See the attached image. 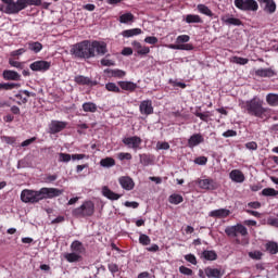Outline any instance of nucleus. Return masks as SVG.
<instances>
[{
  "label": "nucleus",
  "instance_id": "nucleus-1",
  "mask_svg": "<svg viewBox=\"0 0 278 278\" xmlns=\"http://www.w3.org/2000/svg\"><path fill=\"white\" fill-rule=\"evenodd\" d=\"M64 190L58 188L42 187L39 190L24 189L21 192V201L23 203H40V201H47V199H55L62 197Z\"/></svg>",
  "mask_w": 278,
  "mask_h": 278
},
{
  "label": "nucleus",
  "instance_id": "nucleus-2",
  "mask_svg": "<svg viewBox=\"0 0 278 278\" xmlns=\"http://www.w3.org/2000/svg\"><path fill=\"white\" fill-rule=\"evenodd\" d=\"M239 105L241 110L247 111L250 116H255L256 118H268V114H270V109L264 108V100L258 97L241 101Z\"/></svg>",
  "mask_w": 278,
  "mask_h": 278
},
{
  "label": "nucleus",
  "instance_id": "nucleus-3",
  "mask_svg": "<svg viewBox=\"0 0 278 278\" xmlns=\"http://www.w3.org/2000/svg\"><path fill=\"white\" fill-rule=\"evenodd\" d=\"M4 5L1 8V12L4 14H18L22 10H25L28 5H42V0H1Z\"/></svg>",
  "mask_w": 278,
  "mask_h": 278
},
{
  "label": "nucleus",
  "instance_id": "nucleus-4",
  "mask_svg": "<svg viewBox=\"0 0 278 278\" xmlns=\"http://www.w3.org/2000/svg\"><path fill=\"white\" fill-rule=\"evenodd\" d=\"M71 54L77 60L92 59V46L90 40H83L72 46Z\"/></svg>",
  "mask_w": 278,
  "mask_h": 278
},
{
  "label": "nucleus",
  "instance_id": "nucleus-5",
  "mask_svg": "<svg viewBox=\"0 0 278 278\" xmlns=\"http://www.w3.org/2000/svg\"><path fill=\"white\" fill-rule=\"evenodd\" d=\"M72 215L75 218H89L94 215V202L85 201L79 207L72 211Z\"/></svg>",
  "mask_w": 278,
  "mask_h": 278
},
{
  "label": "nucleus",
  "instance_id": "nucleus-6",
  "mask_svg": "<svg viewBox=\"0 0 278 278\" xmlns=\"http://www.w3.org/2000/svg\"><path fill=\"white\" fill-rule=\"evenodd\" d=\"M235 7L242 12H257L260 4L255 0H235Z\"/></svg>",
  "mask_w": 278,
  "mask_h": 278
},
{
  "label": "nucleus",
  "instance_id": "nucleus-7",
  "mask_svg": "<svg viewBox=\"0 0 278 278\" xmlns=\"http://www.w3.org/2000/svg\"><path fill=\"white\" fill-rule=\"evenodd\" d=\"M225 233L226 236H228L229 238H238V233L240 236H249V230L247 229V227H244V225L242 224H237L235 226H228L225 229Z\"/></svg>",
  "mask_w": 278,
  "mask_h": 278
},
{
  "label": "nucleus",
  "instance_id": "nucleus-8",
  "mask_svg": "<svg viewBox=\"0 0 278 278\" xmlns=\"http://www.w3.org/2000/svg\"><path fill=\"white\" fill-rule=\"evenodd\" d=\"M108 53V43L101 41H91V55L97 58V55H105Z\"/></svg>",
  "mask_w": 278,
  "mask_h": 278
},
{
  "label": "nucleus",
  "instance_id": "nucleus-9",
  "mask_svg": "<svg viewBox=\"0 0 278 278\" xmlns=\"http://www.w3.org/2000/svg\"><path fill=\"white\" fill-rule=\"evenodd\" d=\"M123 144L128 147V149H134V151H138L140 146L142 144V139L138 136L126 137L122 140Z\"/></svg>",
  "mask_w": 278,
  "mask_h": 278
},
{
  "label": "nucleus",
  "instance_id": "nucleus-10",
  "mask_svg": "<svg viewBox=\"0 0 278 278\" xmlns=\"http://www.w3.org/2000/svg\"><path fill=\"white\" fill-rule=\"evenodd\" d=\"M30 71L47 73L51 68V62L48 61H35L29 65Z\"/></svg>",
  "mask_w": 278,
  "mask_h": 278
},
{
  "label": "nucleus",
  "instance_id": "nucleus-11",
  "mask_svg": "<svg viewBox=\"0 0 278 278\" xmlns=\"http://www.w3.org/2000/svg\"><path fill=\"white\" fill-rule=\"evenodd\" d=\"M197 185L201 190H216L218 188V184H216L212 178L198 179Z\"/></svg>",
  "mask_w": 278,
  "mask_h": 278
},
{
  "label": "nucleus",
  "instance_id": "nucleus-12",
  "mask_svg": "<svg viewBox=\"0 0 278 278\" xmlns=\"http://www.w3.org/2000/svg\"><path fill=\"white\" fill-rule=\"evenodd\" d=\"M66 127H68V122L52 119L49 125L50 134H60V131H64Z\"/></svg>",
  "mask_w": 278,
  "mask_h": 278
},
{
  "label": "nucleus",
  "instance_id": "nucleus-13",
  "mask_svg": "<svg viewBox=\"0 0 278 278\" xmlns=\"http://www.w3.org/2000/svg\"><path fill=\"white\" fill-rule=\"evenodd\" d=\"M139 112L144 116H151V114H153V102L151 100L141 101Z\"/></svg>",
  "mask_w": 278,
  "mask_h": 278
},
{
  "label": "nucleus",
  "instance_id": "nucleus-14",
  "mask_svg": "<svg viewBox=\"0 0 278 278\" xmlns=\"http://www.w3.org/2000/svg\"><path fill=\"white\" fill-rule=\"evenodd\" d=\"M118 184L122 186L124 190H134L136 184L134 182V179L129 176H122L118 178Z\"/></svg>",
  "mask_w": 278,
  "mask_h": 278
},
{
  "label": "nucleus",
  "instance_id": "nucleus-15",
  "mask_svg": "<svg viewBox=\"0 0 278 278\" xmlns=\"http://www.w3.org/2000/svg\"><path fill=\"white\" fill-rule=\"evenodd\" d=\"M2 77L5 81H21V74L12 70H4Z\"/></svg>",
  "mask_w": 278,
  "mask_h": 278
},
{
  "label": "nucleus",
  "instance_id": "nucleus-16",
  "mask_svg": "<svg viewBox=\"0 0 278 278\" xmlns=\"http://www.w3.org/2000/svg\"><path fill=\"white\" fill-rule=\"evenodd\" d=\"M261 3H264L263 11L266 14H275L277 12V3H275V0H257Z\"/></svg>",
  "mask_w": 278,
  "mask_h": 278
},
{
  "label": "nucleus",
  "instance_id": "nucleus-17",
  "mask_svg": "<svg viewBox=\"0 0 278 278\" xmlns=\"http://www.w3.org/2000/svg\"><path fill=\"white\" fill-rule=\"evenodd\" d=\"M202 142H205V138H203V135H201V134H193L188 139V147L190 149H194V147H199V144H202Z\"/></svg>",
  "mask_w": 278,
  "mask_h": 278
},
{
  "label": "nucleus",
  "instance_id": "nucleus-18",
  "mask_svg": "<svg viewBox=\"0 0 278 278\" xmlns=\"http://www.w3.org/2000/svg\"><path fill=\"white\" fill-rule=\"evenodd\" d=\"M256 77H277V71L273 67L258 68L255 71Z\"/></svg>",
  "mask_w": 278,
  "mask_h": 278
},
{
  "label": "nucleus",
  "instance_id": "nucleus-19",
  "mask_svg": "<svg viewBox=\"0 0 278 278\" xmlns=\"http://www.w3.org/2000/svg\"><path fill=\"white\" fill-rule=\"evenodd\" d=\"M75 84L78 86H97V81H92L89 77L77 75L74 77Z\"/></svg>",
  "mask_w": 278,
  "mask_h": 278
},
{
  "label": "nucleus",
  "instance_id": "nucleus-20",
  "mask_svg": "<svg viewBox=\"0 0 278 278\" xmlns=\"http://www.w3.org/2000/svg\"><path fill=\"white\" fill-rule=\"evenodd\" d=\"M229 178L231 179V181H235V184H243L245 179L244 174L240 169H232L229 173Z\"/></svg>",
  "mask_w": 278,
  "mask_h": 278
},
{
  "label": "nucleus",
  "instance_id": "nucleus-21",
  "mask_svg": "<svg viewBox=\"0 0 278 278\" xmlns=\"http://www.w3.org/2000/svg\"><path fill=\"white\" fill-rule=\"evenodd\" d=\"M229 214H231V211H229L227 208H218V210L211 211L208 213V216L211 218H227V216H229Z\"/></svg>",
  "mask_w": 278,
  "mask_h": 278
},
{
  "label": "nucleus",
  "instance_id": "nucleus-22",
  "mask_svg": "<svg viewBox=\"0 0 278 278\" xmlns=\"http://www.w3.org/2000/svg\"><path fill=\"white\" fill-rule=\"evenodd\" d=\"M204 273L208 278H223V275H225V271H223L222 269L212 268L210 266L204 268Z\"/></svg>",
  "mask_w": 278,
  "mask_h": 278
},
{
  "label": "nucleus",
  "instance_id": "nucleus-23",
  "mask_svg": "<svg viewBox=\"0 0 278 278\" xmlns=\"http://www.w3.org/2000/svg\"><path fill=\"white\" fill-rule=\"evenodd\" d=\"M70 249L72 253H77L78 255H83V253H86V248L84 247V243L79 240L73 241Z\"/></svg>",
  "mask_w": 278,
  "mask_h": 278
},
{
  "label": "nucleus",
  "instance_id": "nucleus-24",
  "mask_svg": "<svg viewBox=\"0 0 278 278\" xmlns=\"http://www.w3.org/2000/svg\"><path fill=\"white\" fill-rule=\"evenodd\" d=\"M102 194L103 197H105L106 199H109L110 201H118V199H121V194L112 191L110 188L108 187H103L102 188Z\"/></svg>",
  "mask_w": 278,
  "mask_h": 278
},
{
  "label": "nucleus",
  "instance_id": "nucleus-25",
  "mask_svg": "<svg viewBox=\"0 0 278 278\" xmlns=\"http://www.w3.org/2000/svg\"><path fill=\"white\" fill-rule=\"evenodd\" d=\"M118 86L122 90H126L128 92H135L138 88V85L134 81H118Z\"/></svg>",
  "mask_w": 278,
  "mask_h": 278
},
{
  "label": "nucleus",
  "instance_id": "nucleus-26",
  "mask_svg": "<svg viewBox=\"0 0 278 278\" xmlns=\"http://www.w3.org/2000/svg\"><path fill=\"white\" fill-rule=\"evenodd\" d=\"M201 257L207 262H216V260H218V254H216V251L214 250H204L201 254Z\"/></svg>",
  "mask_w": 278,
  "mask_h": 278
},
{
  "label": "nucleus",
  "instance_id": "nucleus-27",
  "mask_svg": "<svg viewBox=\"0 0 278 278\" xmlns=\"http://www.w3.org/2000/svg\"><path fill=\"white\" fill-rule=\"evenodd\" d=\"M222 21L225 23V25H233L235 27H240V25H242L240 18L229 17L228 15L222 16Z\"/></svg>",
  "mask_w": 278,
  "mask_h": 278
},
{
  "label": "nucleus",
  "instance_id": "nucleus-28",
  "mask_svg": "<svg viewBox=\"0 0 278 278\" xmlns=\"http://www.w3.org/2000/svg\"><path fill=\"white\" fill-rule=\"evenodd\" d=\"M140 34H142V29L140 28H131L122 31L124 38H134V36H140Z\"/></svg>",
  "mask_w": 278,
  "mask_h": 278
},
{
  "label": "nucleus",
  "instance_id": "nucleus-29",
  "mask_svg": "<svg viewBox=\"0 0 278 278\" xmlns=\"http://www.w3.org/2000/svg\"><path fill=\"white\" fill-rule=\"evenodd\" d=\"M64 257L70 264H73L75 262H81V254L75 252L66 253Z\"/></svg>",
  "mask_w": 278,
  "mask_h": 278
},
{
  "label": "nucleus",
  "instance_id": "nucleus-30",
  "mask_svg": "<svg viewBox=\"0 0 278 278\" xmlns=\"http://www.w3.org/2000/svg\"><path fill=\"white\" fill-rule=\"evenodd\" d=\"M135 16L131 12H128V13H124L119 16L118 21L119 23H123L124 25H127L129 23H134L135 21Z\"/></svg>",
  "mask_w": 278,
  "mask_h": 278
},
{
  "label": "nucleus",
  "instance_id": "nucleus-31",
  "mask_svg": "<svg viewBox=\"0 0 278 278\" xmlns=\"http://www.w3.org/2000/svg\"><path fill=\"white\" fill-rule=\"evenodd\" d=\"M266 103H267V105H270V108H277L278 94L277 93H268L266 96Z\"/></svg>",
  "mask_w": 278,
  "mask_h": 278
},
{
  "label": "nucleus",
  "instance_id": "nucleus-32",
  "mask_svg": "<svg viewBox=\"0 0 278 278\" xmlns=\"http://www.w3.org/2000/svg\"><path fill=\"white\" fill-rule=\"evenodd\" d=\"M265 249L266 251H268V253L270 255H277L278 253V243L275 241H269L265 244Z\"/></svg>",
  "mask_w": 278,
  "mask_h": 278
},
{
  "label": "nucleus",
  "instance_id": "nucleus-33",
  "mask_svg": "<svg viewBox=\"0 0 278 278\" xmlns=\"http://www.w3.org/2000/svg\"><path fill=\"white\" fill-rule=\"evenodd\" d=\"M197 10L198 12H200V14H204V16H210V18L214 16V13L212 12V10L205 4H198Z\"/></svg>",
  "mask_w": 278,
  "mask_h": 278
},
{
  "label": "nucleus",
  "instance_id": "nucleus-34",
  "mask_svg": "<svg viewBox=\"0 0 278 278\" xmlns=\"http://www.w3.org/2000/svg\"><path fill=\"white\" fill-rule=\"evenodd\" d=\"M100 166H102L103 168H112V166H116V161L108 156L100 161Z\"/></svg>",
  "mask_w": 278,
  "mask_h": 278
},
{
  "label": "nucleus",
  "instance_id": "nucleus-35",
  "mask_svg": "<svg viewBox=\"0 0 278 278\" xmlns=\"http://www.w3.org/2000/svg\"><path fill=\"white\" fill-rule=\"evenodd\" d=\"M168 201L172 205H179V203H184V197L181 194L173 193L169 195Z\"/></svg>",
  "mask_w": 278,
  "mask_h": 278
},
{
  "label": "nucleus",
  "instance_id": "nucleus-36",
  "mask_svg": "<svg viewBox=\"0 0 278 278\" xmlns=\"http://www.w3.org/2000/svg\"><path fill=\"white\" fill-rule=\"evenodd\" d=\"M186 23H188L189 25L192 23H203V18H201L200 15L197 14H188L185 18Z\"/></svg>",
  "mask_w": 278,
  "mask_h": 278
},
{
  "label": "nucleus",
  "instance_id": "nucleus-37",
  "mask_svg": "<svg viewBox=\"0 0 278 278\" xmlns=\"http://www.w3.org/2000/svg\"><path fill=\"white\" fill-rule=\"evenodd\" d=\"M28 49L34 51V53H40L42 51V43L39 41H29Z\"/></svg>",
  "mask_w": 278,
  "mask_h": 278
},
{
  "label": "nucleus",
  "instance_id": "nucleus-38",
  "mask_svg": "<svg viewBox=\"0 0 278 278\" xmlns=\"http://www.w3.org/2000/svg\"><path fill=\"white\" fill-rule=\"evenodd\" d=\"M105 73H110L111 77H117L118 79H123L127 75L123 70H106Z\"/></svg>",
  "mask_w": 278,
  "mask_h": 278
},
{
  "label": "nucleus",
  "instance_id": "nucleus-39",
  "mask_svg": "<svg viewBox=\"0 0 278 278\" xmlns=\"http://www.w3.org/2000/svg\"><path fill=\"white\" fill-rule=\"evenodd\" d=\"M194 116L202 119L203 123H210V116H212V113L210 111H206L204 113H201L199 111L194 112Z\"/></svg>",
  "mask_w": 278,
  "mask_h": 278
},
{
  "label": "nucleus",
  "instance_id": "nucleus-40",
  "mask_svg": "<svg viewBox=\"0 0 278 278\" xmlns=\"http://www.w3.org/2000/svg\"><path fill=\"white\" fill-rule=\"evenodd\" d=\"M14 88H21V84H16V83H0V90H14Z\"/></svg>",
  "mask_w": 278,
  "mask_h": 278
},
{
  "label": "nucleus",
  "instance_id": "nucleus-41",
  "mask_svg": "<svg viewBox=\"0 0 278 278\" xmlns=\"http://www.w3.org/2000/svg\"><path fill=\"white\" fill-rule=\"evenodd\" d=\"M83 110L84 112H91L92 114H94V112H97V105L94 104V102H85L83 104Z\"/></svg>",
  "mask_w": 278,
  "mask_h": 278
},
{
  "label": "nucleus",
  "instance_id": "nucleus-42",
  "mask_svg": "<svg viewBox=\"0 0 278 278\" xmlns=\"http://www.w3.org/2000/svg\"><path fill=\"white\" fill-rule=\"evenodd\" d=\"M139 244H142V247H149L151 244V237L144 233H141L139 237Z\"/></svg>",
  "mask_w": 278,
  "mask_h": 278
},
{
  "label": "nucleus",
  "instance_id": "nucleus-43",
  "mask_svg": "<svg viewBox=\"0 0 278 278\" xmlns=\"http://www.w3.org/2000/svg\"><path fill=\"white\" fill-rule=\"evenodd\" d=\"M23 53H27V49L25 48H20L17 50H14L10 53V56L13 58L14 60H18Z\"/></svg>",
  "mask_w": 278,
  "mask_h": 278
},
{
  "label": "nucleus",
  "instance_id": "nucleus-44",
  "mask_svg": "<svg viewBox=\"0 0 278 278\" xmlns=\"http://www.w3.org/2000/svg\"><path fill=\"white\" fill-rule=\"evenodd\" d=\"M263 197H277L278 191L273 188H265L262 190Z\"/></svg>",
  "mask_w": 278,
  "mask_h": 278
},
{
  "label": "nucleus",
  "instance_id": "nucleus-45",
  "mask_svg": "<svg viewBox=\"0 0 278 278\" xmlns=\"http://www.w3.org/2000/svg\"><path fill=\"white\" fill-rule=\"evenodd\" d=\"M105 88L109 92H116V93L121 92V88H118V86H116V83H108L105 85Z\"/></svg>",
  "mask_w": 278,
  "mask_h": 278
},
{
  "label": "nucleus",
  "instance_id": "nucleus-46",
  "mask_svg": "<svg viewBox=\"0 0 278 278\" xmlns=\"http://www.w3.org/2000/svg\"><path fill=\"white\" fill-rule=\"evenodd\" d=\"M232 62L233 64H240V66H244L245 64H249V59H244L242 56H233Z\"/></svg>",
  "mask_w": 278,
  "mask_h": 278
},
{
  "label": "nucleus",
  "instance_id": "nucleus-47",
  "mask_svg": "<svg viewBox=\"0 0 278 278\" xmlns=\"http://www.w3.org/2000/svg\"><path fill=\"white\" fill-rule=\"evenodd\" d=\"M179 273H181V275H186L187 277H192L194 275V271L191 268L184 265L179 267Z\"/></svg>",
  "mask_w": 278,
  "mask_h": 278
},
{
  "label": "nucleus",
  "instance_id": "nucleus-48",
  "mask_svg": "<svg viewBox=\"0 0 278 278\" xmlns=\"http://www.w3.org/2000/svg\"><path fill=\"white\" fill-rule=\"evenodd\" d=\"M9 64L13 68H18V71H23V63L15 61L13 58L9 59Z\"/></svg>",
  "mask_w": 278,
  "mask_h": 278
},
{
  "label": "nucleus",
  "instance_id": "nucleus-49",
  "mask_svg": "<svg viewBox=\"0 0 278 278\" xmlns=\"http://www.w3.org/2000/svg\"><path fill=\"white\" fill-rule=\"evenodd\" d=\"M177 45H184L185 42H190V36L179 35L176 39Z\"/></svg>",
  "mask_w": 278,
  "mask_h": 278
},
{
  "label": "nucleus",
  "instance_id": "nucleus-50",
  "mask_svg": "<svg viewBox=\"0 0 278 278\" xmlns=\"http://www.w3.org/2000/svg\"><path fill=\"white\" fill-rule=\"evenodd\" d=\"M72 160V155L68 153H59V162H65L68 163Z\"/></svg>",
  "mask_w": 278,
  "mask_h": 278
},
{
  "label": "nucleus",
  "instance_id": "nucleus-51",
  "mask_svg": "<svg viewBox=\"0 0 278 278\" xmlns=\"http://www.w3.org/2000/svg\"><path fill=\"white\" fill-rule=\"evenodd\" d=\"M156 149L163 150V151H168V149H170V144L166 141H164V142L159 141L156 143Z\"/></svg>",
  "mask_w": 278,
  "mask_h": 278
},
{
  "label": "nucleus",
  "instance_id": "nucleus-52",
  "mask_svg": "<svg viewBox=\"0 0 278 278\" xmlns=\"http://www.w3.org/2000/svg\"><path fill=\"white\" fill-rule=\"evenodd\" d=\"M194 164H198L199 166H205V164H207V156L195 157Z\"/></svg>",
  "mask_w": 278,
  "mask_h": 278
},
{
  "label": "nucleus",
  "instance_id": "nucleus-53",
  "mask_svg": "<svg viewBox=\"0 0 278 278\" xmlns=\"http://www.w3.org/2000/svg\"><path fill=\"white\" fill-rule=\"evenodd\" d=\"M263 255L264 254L260 251L249 252V257H251V260H262Z\"/></svg>",
  "mask_w": 278,
  "mask_h": 278
},
{
  "label": "nucleus",
  "instance_id": "nucleus-54",
  "mask_svg": "<svg viewBox=\"0 0 278 278\" xmlns=\"http://www.w3.org/2000/svg\"><path fill=\"white\" fill-rule=\"evenodd\" d=\"M186 262H189V264H193V266H197V256L194 254H187L185 255Z\"/></svg>",
  "mask_w": 278,
  "mask_h": 278
},
{
  "label": "nucleus",
  "instance_id": "nucleus-55",
  "mask_svg": "<svg viewBox=\"0 0 278 278\" xmlns=\"http://www.w3.org/2000/svg\"><path fill=\"white\" fill-rule=\"evenodd\" d=\"M144 42H147V45H157L159 40L155 36H148L144 38Z\"/></svg>",
  "mask_w": 278,
  "mask_h": 278
},
{
  "label": "nucleus",
  "instance_id": "nucleus-56",
  "mask_svg": "<svg viewBox=\"0 0 278 278\" xmlns=\"http://www.w3.org/2000/svg\"><path fill=\"white\" fill-rule=\"evenodd\" d=\"M118 160L123 161V160H131V153L129 152H121L117 154Z\"/></svg>",
  "mask_w": 278,
  "mask_h": 278
},
{
  "label": "nucleus",
  "instance_id": "nucleus-57",
  "mask_svg": "<svg viewBox=\"0 0 278 278\" xmlns=\"http://www.w3.org/2000/svg\"><path fill=\"white\" fill-rule=\"evenodd\" d=\"M180 51H192L194 49V46L192 43H179Z\"/></svg>",
  "mask_w": 278,
  "mask_h": 278
},
{
  "label": "nucleus",
  "instance_id": "nucleus-58",
  "mask_svg": "<svg viewBox=\"0 0 278 278\" xmlns=\"http://www.w3.org/2000/svg\"><path fill=\"white\" fill-rule=\"evenodd\" d=\"M108 268H109L110 273H112V275H116V273H118V270H119V268L116 265V263L109 264Z\"/></svg>",
  "mask_w": 278,
  "mask_h": 278
},
{
  "label": "nucleus",
  "instance_id": "nucleus-59",
  "mask_svg": "<svg viewBox=\"0 0 278 278\" xmlns=\"http://www.w3.org/2000/svg\"><path fill=\"white\" fill-rule=\"evenodd\" d=\"M245 149H249V151H257V142L250 141L245 143Z\"/></svg>",
  "mask_w": 278,
  "mask_h": 278
},
{
  "label": "nucleus",
  "instance_id": "nucleus-60",
  "mask_svg": "<svg viewBox=\"0 0 278 278\" xmlns=\"http://www.w3.org/2000/svg\"><path fill=\"white\" fill-rule=\"evenodd\" d=\"M138 55H148V53H151V49L147 46L142 47L140 50H137Z\"/></svg>",
  "mask_w": 278,
  "mask_h": 278
},
{
  "label": "nucleus",
  "instance_id": "nucleus-61",
  "mask_svg": "<svg viewBox=\"0 0 278 278\" xmlns=\"http://www.w3.org/2000/svg\"><path fill=\"white\" fill-rule=\"evenodd\" d=\"M236 136H238V132L236 130L229 129V130L223 132L224 138H233Z\"/></svg>",
  "mask_w": 278,
  "mask_h": 278
},
{
  "label": "nucleus",
  "instance_id": "nucleus-62",
  "mask_svg": "<svg viewBox=\"0 0 278 278\" xmlns=\"http://www.w3.org/2000/svg\"><path fill=\"white\" fill-rule=\"evenodd\" d=\"M141 164L149 166V164H151V157L147 154L141 155Z\"/></svg>",
  "mask_w": 278,
  "mask_h": 278
},
{
  "label": "nucleus",
  "instance_id": "nucleus-63",
  "mask_svg": "<svg viewBox=\"0 0 278 278\" xmlns=\"http://www.w3.org/2000/svg\"><path fill=\"white\" fill-rule=\"evenodd\" d=\"M100 62L102 66H114L115 64L114 61L109 59H102Z\"/></svg>",
  "mask_w": 278,
  "mask_h": 278
},
{
  "label": "nucleus",
  "instance_id": "nucleus-64",
  "mask_svg": "<svg viewBox=\"0 0 278 278\" xmlns=\"http://www.w3.org/2000/svg\"><path fill=\"white\" fill-rule=\"evenodd\" d=\"M267 225H270V227H278V218H268L267 219Z\"/></svg>",
  "mask_w": 278,
  "mask_h": 278
}]
</instances>
